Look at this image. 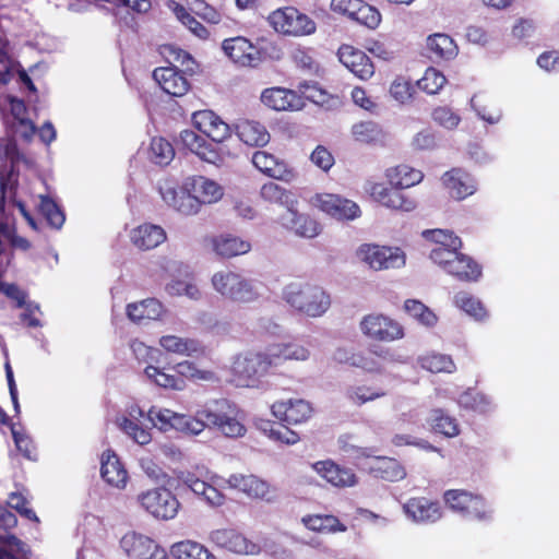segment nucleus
<instances>
[{
    "mask_svg": "<svg viewBox=\"0 0 559 559\" xmlns=\"http://www.w3.org/2000/svg\"><path fill=\"white\" fill-rule=\"evenodd\" d=\"M240 414L235 403L217 399L206 402L193 416L152 406L147 412V419L163 431L175 429L198 436L205 428H216L228 438H239L246 433Z\"/></svg>",
    "mask_w": 559,
    "mask_h": 559,
    "instance_id": "f257e3e1",
    "label": "nucleus"
},
{
    "mask_svg": "<svg viewBox=\"0 0 559 559\" xmlns=\"http://www.w3.org/2000/svg\"><path fill=\"white\" fill-rule=\"evenodd\" d=\"M164 202L180 214L194 215L202 204H212L224 195L223 188L203 176L189 177L181 188L166 182L159 187Z\"/></svg>",
    "mask_w": 559,
    "mask_h": 559,
    "instance_id": "f03ea898",
    "label": "nucleus"
},
{
    "mask_svg": "<svg viewBox=\"0 0 559 559\" xmlns=\"http://www.w3.org/2000/svg\"><path fill=\"white\" fill-rule=\"evenodd\" d=\"M283 300L295 311L309 318L322 317L331 307L330 295L320 286L293 282L282 290Z\"/></svg>",
    "mask_w": 559,
    "mask_h": 559,
    "instance_id": "7ed1b4c3",
    "label": "nucleus"
},
{
    "mask_svg": "<svg viewBox=\"0 0 559 559\" xmlns=\"http://www.w3.org/2000/svg\"><path fill=\"white\" fill-rule=\"evenodd\" d=\"M213 289L223 298L236 304H252L261 297V284L241 273L224 269L211 277Z\"/></svg>",
    "mask_w": 559,
    "mask_h": 559,
    "instance_id": "20e7f679",
    "label": "nucleus"
},
{
    "mask_svg": "<svg viewBox=\"0 0 559 559\" xmlns=\"http://www.w3.org/2000/svg\"><path fill=\"white\" fill-rule=\"evenodd\" d=\"M274 366L269 347L264 352L248 350L235 356L231 382L240 388H259L261 379Z\"/></svg>",
    "mask_w": 559,
    "mask_h": 559,
    "instance_id": "39448f33",
    "label": "nucleus"
},
{
    "mask_svg": "<svg viewBox=\"0 0 559 559\" xmlns=\"http://www.w3.org/2000/svg\"><path fill=\"white\" fill-rule=\"evenodd\" d=\"M136 500L146 513L160 521L175 519L180 508L177 497L165 487L142 491L138 495Z\"/></svg>",
    "mask_w": 559,
    "mask_h": 559,
    "instance_id": "423d86ee",
    "label": "nucleus"
},
{
    "mask_svg": "<svg viewBox=\"0 0 559 559\" xmlns=\"http://www.w3.org/2000/svg\"><path fill=\"white\" fill-rule=\"evenodd\" d=\"M267 21L280 34L300 37L316 32V22L296 8L285 7L273 11Z\"/></svg>",
    "mask_w": 559,
    "mask_h": 559,
    "instance_id": "0eeeda50",
    "label": "nucleus"
},
{
    "mask_svg": "<svg viewBox=\"0 0 559 559\" xmlns=\"http://www.w3.org/2000/svg\"><path fill=\"white\" fill-rule=\"evenodd\" d=\"M357 258L376 271L400 269L405 265L406 255L399 247L364 243L357 249Z\"/></svg>",
    "mask_w": 559,
    "mask_h": 559,
    "instance_id": "6e6552de",
    "label": "nucleus"
},
{
    "mask_svg": "<svg viewBox=\"0 0 559 559\" xmlns=\"http://www.w3.org/2000/svg\"><path fill=\"white\" fill-rule=\"evenodd\" d=\"M359 328L370 340L391 343L405 336L404 326L395 319L383 313H369L362 317Z\"/></svg>",
    "mask_w": 559,
    "mask_h": 559,
    "instance_id": "1a4fd4ad",
    "label": "nucleus"
},
{
    "mask_svg": "<svg viewBox=\"0 0 559 559\" xmlns=\"http://www.w3.org/2000/svg\"><path fill=\"white\" fill-rule=\"evenodd\" d=\"M312 202L320 211L337 221H354L361 215L356 202L340 194L318 193Z\"/></svg>",
    "mask_w": 559,
    "mask_h": 559,
    "instance_id": "9d476101",
    "label": "nucleus"
},
{
    "mask_svg": "<svg viewBox=\"0 0 559 559\" xmlns=\"http://www.w3.org/2000/svg\"><path fill=\"white\" fill-rule=\"evenodd\" d=\"M16 524L13 513L5 511L0 515V559H28L29 547L8 532L9 527Z\"/></svg>",
    "mask_w": 559,
    "mask_h": 559,
    "instance_id": "9b49d317",
    "label": "nucleus"
},
{
    "mask_svg": "<svg viewBox=\"0 0 559 559\" xmlns=\"http://www.w3.org/2000/svg\"><path fill=\"white\" fill-rule=\"evenodd\" d=\"M121 547L130 559H167L166 551L153 539L135 532L122 537Z\"/></svg>",
    "mask_w": 559,
    "mask_h": 559,
    "instance_id": "f8f14e48",
    "label": "nucleus"
},
{
    "mask_svg": "<svg viewBox=\"0 0 559 559\" xmlns=\"http://www.w3.org/2000/svg\"><path fill=\"white\" fill-rule=\"evenodd\" d=\"M176 479L179 485L190 489L197 497L201 498L211 507H219L225 501V496L217 488L200 479L192 472L178 471L176 472Z\"/></svg>",
    "mask_w": 559,
    "mask_h": 559,
    "instance_id": "ddd939ff",
    "label": "nucleus"
},
{
    "mask_svg": "<svg viewBox=\"0 0 559 559\" xmlns=\"http://www.w3.org/2000/svg\"><path fill=\"white\" fill-rule=\"evenodd\" d=\"M211 540L218 547L238 555H254L259 546L233 528L215 530L210 535Z\"/></svg>",
    "mask_w": 559,
    "mask_h": 559,
    "instance_id": "4468645a",
    "label": "nucleus"
},
{
    "mask_svg": "<svg viewBox=\"0 0 559 559\" xmlns=\"http://www.w3.org/2000/svg\"><path fill=\"white\" fill-rule=\"evenodd\" d=\"M224 52L241 67H252L260 61L259 49L246 37L237 36L223 41Z\"/></svg>",
    "mask_w": 559,
    "mask_h": 559,
    "instance_id": "2eb2a0df",
    "label": "nucleus"
},
{
    "mask_svg": "<svg viewBox=\"0 0 559 559\" xmlns=\"http://www.w3.org/2000/svg\"><path fill=\"white\" fill-rule=\"evenodd\" d=\"M311 405L301 399L277 401L272 405V414L287 425H297L308 420L311 416Z\"/></svg>",
    "mask_w": 559,
    "mask_h": 559,
    "instance_id": "dca6fc26",
    "label": "nucleus"
},
{
    "mask_svg": "<svg viewBox=\"0 0 559 559\" xmlns=\"http://www.w3.org/2000/svg\"><path fill=\"white\" fill-rule=\"evenodd\" d=\"M442 183L451 198L461 201L477 190L475 178L462 168H452L442 176Z\"/></svg>",
    "mask_w": 559,
    "mask_h": 559,
    "instance_id": "f3484780",
    "label": "nucleus"
},
{
    "mask_svg": "<svg viewBox=\"0 0 559 559\" xmlns=\"http://www.w3.org/2000/svg\"><path fill=\"white\" fill-rule=\"evenodd\" d=\"M192 121L195 128L214 142L221 143L231 135L230 126L211 110L194 112Z\"/></svg>",
    "mask_w": 559,
    "mask_h": 559,
    "instance_id": "a211bd4d",
    "label": "nucleus"
},
{
    "mask_svg": "<svg viewBox=\"0 0 559 559\" xmlns=\"http://www.w3.org/2000/svg\"><path fill=\"white\" fill-rule=\"evenodd\" d=\"M337 56L341 63L357 78L368 80L373 75L374 67L370 58L361 50L349 45H343L340 47Z\"/></svg>",
    "mask_w": 559,
    "mask_h": 559,
    "instance_id": "6ab92c4d",
    "label": "nucleus"
},
{
    "mask_svg": "<svg viewBox=\"0 0 559 559\" xmlns=\"http://www.w3.org/2000/svg\"><path fill=\"white\" fill-rule=\"evenodd\" d=\"M159 266L170 277L187 278V284H185L183 288V296L195 301L202 298V292L198 286L193 272L188 264L178 260L162 258L159 261Z\"/></svg>",
    "mask_w": 559,
    "mask_h": 559,
    "instance_id": "aec40b11",
    "label": "nucleus"
},
{
    "mask_svg": "<svg viewBox=\"0 0 559 559\" xmlns=\"http://www.w3.org/2000/svg\"><path fill=\"white\" fill-rule=\"evenodd\" d=\"M182 73L175 67H163L154 70L153 78L165 93L180 97L190 88V83Z\"/></svg>",
    "mask_w": 559,
    "mask_h": 559,
    "instance_id": "412c9836",
    "label": "nucleus"
},
{
    "mask_svg": "<svg viewBox=\"0 0 559 559\" xmlns=\"http://www.w3.org/2000/svg\"><path fill=\"white\" fill-rule=\"evenodd\" d=\"M252 163L261 173L273 179L290 182L295 178L293 169L265 151H257L252 156Z\"/></svg>",
    "mask_w": 559,
    "mask_h": 559,
    "instance_id": "4be33fe9",
    "label": "nucleus"
},
{
    "mask_svg": "<svg viewBox=\"0 0 559 559\" xmlns=\"http://www.w3.org/2000/svg\"><path fill=\"white\" fill-rule=\"evenodd\" d=\"M370 194L377 202L392 210L411 212L416 207V202L403 194L399 188L389 189L382 183H374Z\"/></svg>",
    "mask_w": 559,
    "mask_h": 559,
    "instance_id": "5701e85b",
    "label": "nucleus"
},
{
    "mask_svg": "<svg viewBox=\"0 0 559 559\" xmlns=\"http://www.w3.org/2000/svg\"><path fill=\"white\" fill-rule=\"evenodd\" d=\"M280 223L286 229L304 238H314L321 230L320 225L313 218L299 214L295 207L283 213L280 216Z\"/></svg>",
    "mask_w": 559,
    "mask_h": 559,
    "instance_id": "b1692460",
    "label": "nucleus"
},
{
    "mask_svg": "<svg viewBox=\"0 0 559 559\" xmlns=\"http://www.w3.org/2000/svg\"><path fill=\"white\" fill-rule=\"evenodd\" d=\"M312 467L322 478L335 487H352L357 484V477L350 468L341 467L332 461H320L314 463Z\"/></svg>",
    "mask_w": 559,
    "mask_h": 559,
    "instance_id": "393cba45",
    "label": "nucleus"
},
{
    "mask_svg": "<svg viewBox=\"0 0 559 559\" xmlns=\"http://www.w3.org/2000/svg\"><path fill=\"white\" fill-rule=\"evenodd\" d=\"M179 142L183 147L199 156L202 160L216 164L221 160L219 154L207 143V141L193 130H182L179 135Z\"/></svg>",
    "mask_w": 559,
    "mask_h": 559,
    "instance_id": "a878e982",
    "label": "nucleus"
},
{
    "mask_svg": "<svg viewBox=\"0 0 559 559\" xmlns=\"http://www.w3.org/2000/svg\"><path fill=\"white\" fill-rule=\"evenodd\" d=\"M261 102L274 110H296L302 106L301 98L293 91L272 87L263 91Z\"/></svg>",
    "mask_w": 559,
    "mask_h": 559,
    "instance_id": "bb28decb",
    "label": "nucleus"
},
{
    "mask_svg": "<svg viewBox=\"0 0 559 559\" xmlns=\"http://www.w3.org/2000/svg\"><path fill=\"white\" fill-rule=\"evenodd\" d=\"M406 515L417 523H433L441 518L440 506L426 498H413L404 504Z\"/></svg>",
    "mask_w": 559,
    "mask_h": 559,
    "instance_id": "cd10ccee",
    "label": "nucleus"
},
{
    "mask_svg": "<svg viewBox=\"0 0 559 559\" xmlns=\"http://www.w3.org/2000/svg\"><path fill=\"white\" fill-rule=\"evenodd\" d=\"M459 249L451 247L436 246L430 251V259L440 265L448 274L456 278H469L465 272L459 271V265L467 260L459 255Z\"/></svg>",
    "mask_w": 559,
    "mask_h": 559,
    "instance_id": "c85d7f7f",
    "label": "nucleus"
},
{
    "mask_svg": "<svg viewBox=\"0 0 559 559\" xmlns=\"http://www.w3.org/2000/svg\"><path fill=\"white\" fill-rule=\"evenodd\" d=\"M100 474L104 480L114 487L124 488L127 485L128 473L117 454L110 450L102 455Z\"/></svg>",
    "mask_w": 559,
    "mask_h": 559,
    "instance_id": "c756f323",
    "label": "nucleus"
},
{
    "mask_svg": "<svg viewBox=\"0 0 559 559\" xmlns=\"http://www.w3.org/2000/svg\"><path fill=\"white\" fill-rule=\"evenodd\" d=\"M130 238L136 248L151 250L166 240V233L158 225L142 224L131 231Z\"/></svg>",
    "mask_w": 559,
    "mask_h": 559,
    "instance_id": "7c9ffc66",
    "label": "nucleus"
},
{
    "mask_svg": "<svg viewBox=\"0 0 559 559\" xmlns=\"http://www.w3.org/2000/svg\"><path fill=\"white\" fill-rule=\"evenodd\" d=\"M230 488L238 489L251 498H265L270 486L255 475L233 474L226 479Z\"/></svg>",
    "mask_w": 559,
    "mask_h": 559,
    "instance_id": "2f4dec72",
    "label": "nucleus"
},
{
    "mask_svg": "<svg viewBox=\"0 0 559 559\" xmlns=\"http://www.w3.org/2000/svg\"><path fill=\"white\" fill-rule=\"evenodd\" d=\"M235 130L239 140L249 146H264L270 141V133L263 124L257 121H240L236 124Z\"/></svg>",
    "mask_w": 559,
    "mask_h": 559,
    "instance_id": "473e14b6",
    "label": "nucleus"
},
{
    "mask_svg": "<svg viewBox=\"0 0 559 559\" xmlns=\"http://www.w3.org/2000/svg\"><path fill=\"white\" fill-rule=\"evenodd\" d=\"M212 248L222 258H234L251 250L249 241L233 235H221L212 239Z\"/></svg>",
    "mask_w": 559,
    "mask_h": 559,
    "instance_id": "72a5a7b5",
    "label": "nucleus"
},
{
    "mask_svg": "<svg viewBox=\"0 0 559 559\" xmlns=\"http://www.w3.org/2000/svg\"><path fill=\"white\" fill-rule=\"evenodd\" d=\"M260 198L264 202L283 206L286 211L293 210L296 204L294 193L273 181L262 185L260 189Z\"/></svg>",
    "mask_w": 559,
    "mask_h": 559,
    "instance_id": "f704fd0d",
    "label": "nucleus"
},
{
    "mask_svg": "<svg viewBox=\"0 0 559 559\" xmlns=\"http://www.w3.org/2000/svg\"><path fill=\"white\" fill-rule=\"evenodd\" d=\"M163 311L162 304L154 298L127 306V316L134 323H142L144 320H156Z\"/></svg>",
    "mask_w": 559,
    "mask_h": 559,
    "instance_id": "c9c22d12",
    "label": "nucleus"
},
{
    "mask_svg": "<svg viewBox=\"0 0 559 559\" xmlns=\"http://www.w3.org/2000/svg\"><path fill=\"white\" fill-rule=\"evenodd\" d=\"M390 185L394 188L405 189L419 183L424 174L408 165H399L389 168L385 174Z\"/></svg>",
    "mask_w": 559,
    "mask_h": 559,
    "instance_id": "e433bc0d",
    "label": "nucleus"
},
{
    "mask_svg": "<svg viewBox=\"0 0 559 559\" xmlns=\"http://www.w3.org/2000/svg\"><path fill=\"white\" fill-rule=\"evenodd\" d=\"M427 421L436 433L447 438H454L460 435V426L456 418L450 416L441 408L431 409Z\"/></svg>",
    "mask_w": 559,
    "mask_h": 559,
    "instance_id": "4c0bfd02",
    "label": "nucleus"
},
{
    "mask_svg": "<svg viewBox=\"0 0 559 559\" xmlns=\"http://www.w3.org/2000/svg\"><path fill=\"white\" fill-rule=\"evenodd\" d=\"M427 48L435 58L452 60L459 53V48L453 38L443 33H436L427 38Z\"/></svg>",
    "mask_w": 559,
    "mask_h": 559,
    "instance_id": "58836bf2",
    "label": "nucleus"
},
{
    "mask_svg": "<svg viewBox=\"0 0 559 559\" xmlns=\"http://www.w3.org/2000/svg\"><path fill=\"white\" fill-rule=\"evenodd\" d=\"M370 472L389 481H399L406 476L404 467L396 460L380 456L372 460Z\"/></svg>",
    "mask_w": 559,
    "mask_h": 559,
    "instance_id": "ea45409f",
    "label": "nucleus"
},
{
    "mask_svg": "<svg viewBox=\"0 0 559 559\" xmlns=\"http://www.w3.org/2000/svg\"><path fill=\"white\" fill-rule=\"evenodd\" d=\"M159 345L168 353L182 356H191L200 352L198 341L191 338H182L177 335H165L159 338Z\"/></svg>",
    "mask_w": 559,
    "mask_h": 559,
    "instance_id": "a19ab883",
    "label": "nucleus"
},
{
    "mask_svg": "<svg viewBox=\"0 0 559 559\" xmlns=\"http://www.w3.org/2000/svg\"><path fill=\"white\" fill-rule=\"evenodd\" d=\"M163 53L170 63L169 67H175L176 70H179L183 73L193 74L195 72L198 67L197 62L190 53L182 50L181 48L167 45L164 46Z\"/></svg>",
    "mask_w": 559,
    "mask_h": 559,
    "instance_id": "79ce46f5",
    "label": "nucleus"
},
{
    "mask_svg": "<svg viewBox=\"0 0 559 559\" xmlns=\"http://www.w3.org/2000/svg\"><path fill=\"white\" fill-rule=\"evenodd\" d=\"M163 53L170 63L169 67H175L176 70H179L183 73L193 74L195 72L198 67L197 62L190 53L182 50L181 48L167 45L164 46Z\"/></svg>",
    "mask_w": 559,
    "mask_h": 559,
    "instance_id": "37998d69",
    "label": "nucleus"
},
{
    "mask_svg": "<svg viewBox=\"0 0 559 559\" xmlns=\"http://www.w3.org/2000/svg\"><path fill=\"white\" fill-rule=\"evenodd\" d=\"M274 366H277L278 360H307L310 356L308 348L299 344H277L269 346Z\"/></svg>",
    "mask_w": 559,
    "mask_h": 559,
    "instance_id": "c03bdc74",
    "label": "nucleus"
},
{
    "mask_svg": "<svg viewBox=\"0 0 559 559\" xmlns=\"http://www.w3.org/2000/svg\"><path fill=\"white\" fill-rule=\"evenodd\" d=\"M352 134L357 142L364 144L380 143L384 139L383 130L374 121H360L353 124Z\"/></svg>",
    "mask_w": 559,
    "mask_h": 559,
    "instance_id": "a18cd8bd",
    "label": "nucleus"
},
{
    "mask_svg": "<svg viewBox=\"0 0 559 559\" xmlns=\"http://www.w3.org/2000/svg\"><path fill=\"white\" fill-rule=\"evenodd\" d=\"M457 403L465 409H471L480 414H486L493 409V403L489 396L472 389L462 393Z\"/></svg>",
    "mask_w": 559,
    "mask_h": 559,
    "instance_id": "49530a36",
    "label": "nucleus"
},
{
    "mask_svg": "<svg viewBox=\"0 0 559 559\" xmlns=\"http://www.w3.org/2000/svg\"><path fill=\"white\" fill-rule=\"evenodd\" d=\"M171 555L176 559H215L204 546L197 542L183 540L171 547Z\"/></svg>",
    "mask_w": 559,
    "mask_h": 559,
    "instance_id": "de8ad7c7",
    "label": "nucleus"
},
{
    "mask_svg": "<svg viewBox=\"0 0 559 559\" xmlns=\"http://www.w3.org/2000/svg\"><path fill=\"white\" fill-rule=\"evenodd\" d=\"M405 312L426 328H432L438 322L436 313L417 299H407L404 302Z\"/></svg>",
    "mask_w": 559,
    "mask_h": 559,
    "instance_id": "09e8293b",
    "label": "nucleus"
},
{
    "mask_svg": "<svg viewBox=\"0 0 559 559\" xmlns=\"http://www.w3.org/2000/svg\"><path fill=\"white\" fill-rule=\"evenodd\" d=\"M454 305L475 320L487 318V311L481 301L467 292H459L454 296Z\"/></svg>",
    "mask_w": 559,
    "mask_h": 559,
    "instance_id": "8fccbe9b",
    "label": "nucleus"
},
{
    "mask_svg": "<svg viewBox=\"0 0 559 559\" xmlns=\"http://www.w3.org/2000/svg\"><path fill=\"white\" fill-rule=\"evenodd\" d=\"M144 373L150 380L160 388L180 391L186 386V382L181 377L166 373L164 370L152 365L144 369Z\"/></svg>",
    "mask_w": 559,
    "mask_h": 559,
    "instance_id": "3c124183",
    "label": "nucleus"
},
{
    "mask_svg": "<svg viewBox=\"0 0 559 559\" xmlns=\"http://www.w3.org/2000/svg\"><path fill=\"white\" fill-rule=\"evenodd\" d=\"M419 365L430 372H448L455 370V364L452 358L444 354L431 353L419 357Z\"/></svg>",
    "mask_w": 559,
    "mask_h": 559,
    "instance_id": "603ef678",
    "label": "nucleus"
},
{
    "mask_svg": "<svg viewBox=\"0 0 559 559\" xmlns=\"http://www.w3.org/2000/svg\"><path fill=\"white\" fill-rule=\"evenodd\" d=\"M117 425L126 436L140 445H146L152 441L151 429L144 427L141 421L117 420Z\"/></svg>",
    "mask_w": 559,
    "mask_h": 559,
    "instance_id": "864d4df0",
    "label": "nucleus"
},
{
    "mask_svg": "<svg viewBox=\"0 0 559 559\" xmlns=\"http://www.w3.org/2000/svg\"><path fill=\"white\" fill-rule=\"evenodd\" d=\"M175 156L173 145L163 138H154L150 145V158L153 163L166 166Z\"/></svg>",
    "mask_w": 559,
    "mask_h": 559,
    "instance_id": "5fc2aeb1",
    "label": "nucleus"
},
{
    "mask_svg": "<svg viewBox=\"0 0 559 559\" xmlns=\"http://www.w3.org/2000/svg\"><path fill=\"white\" fill-rule=\"evenodd\" d=\"M19 63L9 55L8 43L0 38V84H8L16 71Z\"/></svg>",
    "mask_w": 559,
    "mask_h": 559,
    "instance_id": "6e6d98bb",
    "label": "nucleus"
},
{
    "mask_svg": "<svg viewBox=\"0 0 559 559\" xmlns=\"http://www.w3.org/2000/svg\"><path fill=\"white\" fill-rule=\"evenodd\" d=\"M486 103L487 99L481 94H475L469 102L471 107L481 120L486 121L489 124L498 123L502 118L501 110L496 109L493 111H489Z\"/></svg>",
    "mask_w": 559,
    "mask_h": 559,
    "instance_id": "4d7b16f0",
    "label": "nucleus"
},
{
    "mask_svg": "<svg viewBox=\"0 0 559 559\" xmlns=\"http://www.w3.org/2000/svg\"><path fill=\"white\" fill-rule=\"evenodd\" d=\"M447 79L442 72L435 68H428L417 85L428 94H437L445 84Z\"/></svg>",
    "mask_w": 559,
    "mask_h": 559,
    "instance_id": "13d9d810",
    "label": "nucleus"
},
{
    "mask_svg": "<svg viewBox=\"0 0 559 559\" xmlns=\"http://www.w3.org/2000/svg\"><path fill=\"white\" fill-rule=\"evenodd\" d=\"M39 210L53 228L59 229L64 224L66 216L63 212L51 199L41 197Z\"/></svg>",
    "mask_w": 559,
    "mask_h": 559,
    "instance_id": "bf43d9fd",
    "label": "nucleus"
},
{
    "mask_svg": "<svg viewBox=\"0 0 559 559\" xmlns=\"http://www.w3.org/2000/svg\"><path fill=\"white\" fill-rule=\"evenodd\" d=\"M424 238L436 242V246L451 247L461 249L462 240L447 229H427L423 231Z\"/></svg>",
    "mask_w": 559,
    "mask_h": 559,
    "instance_id": "052dcab7",
    "label": "nucleus"
},
{
    "mask_svg": "<svg viewBox=\"0 0 559 559\" xmlns=\"http://www.w3.org/2000/svg\"><path fill=\"white\" fill-rule=\"evenodd\" d=\"M384 395L383 391H374L366 385H353L346 390L347 399L355 405H362Z\"/></svg>",
    "mask_w": 559,
    "mask_h": 559,
    "instance_id": "680f3d73",
    "label": "nucleus"
},
{
    "mask_svg": "<svg viewBox=\"0 0 559 559\" xmlns=\"http://www.w3.org/2000/svg\"><path fill=\"white\" fill-rule=\"evenodd\" d=\"M467 507L468 509L464 511L463 516L473 518L477 521H490L492 519V510L479 496L471 493V501H468Z\"/></svg>",
    "mask_w": 559,
    "mask_h": 559,
    "instance_id": "e2e57ef3",
    "label": "nucleus"
},
{
    "mask_svg": "<svg viewBox=\"0 0 559 559\" xmlns=\"http://www.w3.org/2000/svg\"><path fill=\"white\" fill-rule=\"evenodd\" d=\"M174 13L177 19L186 25L195 36L200 38H206L209 36V31L195 20L193 15H191L185 7L174 3Z\"/></svg>",
    "mask_w": 559,
    "mask_h": 559,
    "instance_id": "0e129e2a",
    "label": "nucleus"
},
{
    "mask_svg": "<svg viewBox=\"0 0 559 559\" xmlns=\"http://www.w3.org/2000/svg\"><path fill=\"white\" fill-rule=\"evenodd\" d=\"M415 93V87L405 78H396L390 86V95L400 104L408 103Z\"/></svg>",
    "mask_w": 559,
    "mask_h": 559,
    "instance_id": "69168bd1",
    "label": "nucleus"
},
{
    "mask_svg": "<svg viewBox=\"0 0 559 559\" xmlns=\"http://www.w3.org/2000/svg\"><path fill=\"white\" fill-rule=\"evenodd\" d=\"M353 20L368 28L374 29L381 22V14L376 8L362 2Z\"/></svg>",
    "mask_w": 559,
    "mask_h": 559,
    "instance_id": "338daca9",
    "label": "nucleus"
},
{
    "mask_svg": "<svg viewBox=\"0 0 559 559\" xmlns=\"http://www.w3.org/2000/svg\"><path fill=\"white\" fill-rule=\"evenodd\" d=\"M444 501L455 512L462 515L468 509V501H471V492L465 490L452 489L444 492Z\"/></svg>",
    "mask_w": 559,
    "mask_h": 559,
    "instance_id": "774afa93",
    "label": "nucleus"
}]
</instances>
